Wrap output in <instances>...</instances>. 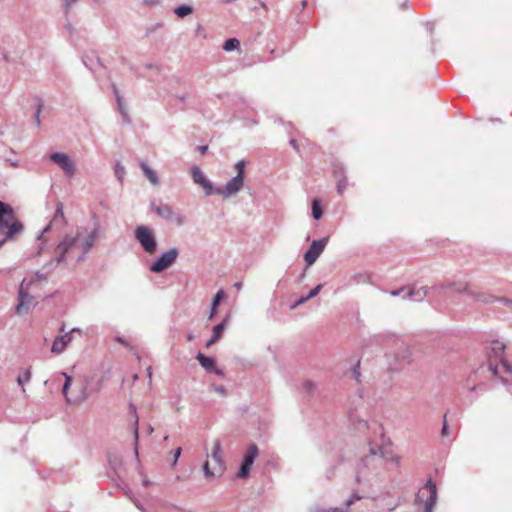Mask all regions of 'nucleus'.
I'll list each match as a JSON object with an SVG mask.
<instances>
[{
    "mask_svg": "<svg viewBox=\"0 0 512 512\" xmlns=\"http://www.w3.org/2000/svg\"><path fill=\"white\" fill-rule=\"evenodd\" d=\"M58 218H60L62 222H64V220H65L64 212H63V204L61 202L57 203L56 211H55V215H54V219L53 220L57 221Z\"/></svg>",
    "mask_w": 512,
    "mask_h": 512,
    "instance_id": "obj_36",
    "label": "nucleus"
},
{
    "mask_svg": "<svg viewBox=\"0 0 512 512\" xmlns=\"http://www.w3.org/2000/svg\"><path fill=\"white\" fill-rule=\"evenodd\" d=\"M214 391L221 394V395H225L226 394V388L222 385H215L213 387Z\"/></svg>",
    "mask_w": 512,
    "mask_h": 512,
    "instance_id": "obj_46",
    "label": "nucleus"
},
{
    "mask_svg": "<svg viewBox=\"0 0 512 512\" xmlns=\"http://www.w3.org/2000/svg\"><path fill=\"white\" fill-rule=\"evenodd\" d=\"M12 221H15L13 208L0 201V235L4 233L5 227L10 226Z\"/></svg>",
    "mask_w": 512,
    "mask_h": 512,
    "instance_id": "obj_13",
    "label": "nucleus"
},
{
    "mask_svg": "<svg viewBox=\"0 0 512 512\" xmlns=\"http://www.w3.org/2000/svg\"><path fill=\"white\" fill-rule=\"evenodd\" d=\"M198 150L200 151L201 154H204L208 150V146H199Z\"/></svg>",
    "mask_w": 512,
    "mask_h": 512,
    "instance_id": "obj_56",
    "label": "nucleus"
},
{
    "mask_svg": "<svg viewBox=\"0 0 512 512\" xmlns=\"http://www.w3.org/2000/svg\"><path fill=\"white\" fill-rule=\"evenodd\" d=\"M398 1V5L401 9H404L406 8V3H407V0H397Z\"/></svg>",
    "mask_w": 512,
    "mask_h": 512,
    "instance_id": "obj_53",
    "label": "nucleus"
},
{
    "mask_svg": "<svg viewBox=\"0 0 512 512\" xmlns=\"http://www.w3.org/2000/svg\"><path fill=\"white\" fill-rule=\"evenodd\" d=\"M359 367H360V362L358 361L357 364L355 365L354 369H353V375H354V378L356 379L357 382H359V378H360V371H359Z\"/></svg>",
    "mask_w": 512,
    "mask_h": 512,
    "instance_id": "obj_45",
    "label": "nucleus"
},
{
    "mask_svg": "<svg viewBox=\"0 0 512 512\" xmlns=\"http://www.w3.org/2000/svg\"><path fill=\"white\" fill-rule=\"evenodd\" d=\"M327 243H328V237H324L322 239L312 241L309 248L307 249V251L304 254V260H305L307 267L313 265L316 262V260L319 258V256L324 251Z\"/></svg>",
    "mask_w": 512,
    "mask_h": 512,
    "instance_id": "obj_9",
    "label": "nucleus"
},
{
    "mask_svg": "<svg viewBox=\"0 0 512 512\" xmlns=\"http://www.w3.org/2000/svg\"><path fill=\"white\" fill-rule=\"evenodd\" d=\"M74 331H78V329L74 328L70 332L57 336L52 343L51 351L56 354L62 353L67 345L72 341L71 333Z\"/></svg>",
    "mask_w": 512,
    "mask_h": 512,
    "instance_id": "obj_15",
    "label": "nucleus"
},
{
    "mask_svg": "<svg viewBox=\"0 0 512 512\" xmlns=\"http://www.w3.org/2000/svg\"><path fill=\"white\" fill-rule=\"evenodd\" d=\"M100 238V227L96 225L92 230L78 227L76 234H66L55 247L56 257L44 265L46 273H36V277L47 280V274L53 271L59 264L65 263L69 257H74L77 262L83 261L97 240Z\"/></svg>",
    "mask_w": 512,
    "mask_h": 512,
    "instance_id": "obj_1",
    "label": "nucleus"
},
{
    "mask_svg": "<svg viewBox=\"0 0 512 512\" xmlns=\"http://www.w3.org/2000/svg\"><path fill=\"white\" fill-rule=\"evenodd\" d=\"M187 340H188V341H193V340H194V335H193L192 333H189V334L187 335Z\"/></svg>",
    "mask_w": 512,
    "mask_h": 512,
    "instance_id": "obj_62",
    "label": "nucleus"
},
{
    "mask_svg": "<svg viewBox=\"0 0 512 512\" xmlns=\"http://www.w3.org/2000/svg\"><path fill=\"white\" fill-rule=\"evenodd\" d=\"M405 291H406V287H401L399 289L390 291V295L392 297H397V296L402 295V293L405 292Z\"/></svg>",
    "mask_w": 512,
    "mask_h": 512,
    "instance_id": "obj_44",
    "label": "nucleus"
},
{
    "mask_svg": "<svg viewBox=\"0 0 512 512\" xmlns=\"http://www.w3.org/2000/svg\"><path fill=\"white\" fill-rule=\"evenodd\" d=\"M203 471H204V474L206 477H211V476H214L216 474H218L215 470V468L213 470H210V467H209V462H205L203 464Z\"/></svg>",
    "mask_w": 512,
    "mask_h": 512,
    "instance_id": "obj_40",
    "label": "nucleus"
},
{
    "mask_svg": "<svg viewBox=\"0 0 512 512\" xmlns=\"http://www.w3.org/2000/svg\"><path fill=\"white\" fill-rule=\"evenodd\" d=\"M191 177L195 184H198L203 188L206 196L214 195L216 187L212 182L206 179L204 173L197 165H194L191 168Z\"/></svg>",
    "mask_w": 512,
    "mask_h": 512,
    "instance_id": "obj_11",
    "label": "nucleus"
},
{
    "mask_svg": "<svg viewBox=\"0 0 512 512\" xmlns=\"http://www.w3.org/2000/svg\"><path fill=\"white\" fill-rule=\"evenodd\" d=\"M333 173L337 179L346 177L345 176V169L343 166L339 164H335L333 167Z\"/></svg>",
    "mask_w": 512,
    "mask_h": 512,
    "instance_id": "obj_37",
    "label": "nucleus"
},
{
    "mask_svg": "<svg viewBox=\"0 0 512 512\" xmlns=\"http://www.w3.org/2000/svg\"><path fill=\"white\" fill-rule=\"evenodd\" d=\"M359 424L364 427V428H367V423L365 421H360Z\"/></svg>",
    "mask_w": 512,
    "mask_h": 512,
    "instance_id": "obj_64",
    "label": "nucleus"
},
{
    "mask_svg": "<svg viewBox=\"0 0 512 512\" xmlns=\"http://www.w3.org/2000/svg\"><path fill=\"white\" fill-rule=\"evenodd\" d=\"M50 159L55 164L59 165L67 176L71 177L75 174V163L69 158L67 154L54 152L50 155Z\"/></svg>",
    "mask_w": 512,
    "mask_h": 512,
    "instance_id": "obj_10",
    "label": "nucleus"
},
{
    "mask_svg": "<svg viewBox=\"0 0 512 512\" xmlns=\"http://www.w3.org/2000/svg\"><path fill=\"white\" fill-rule=\"evenodd\" d=\"M32 373L31 369H26L22 374H20L17 378V382L19 385L24 386V384L28 383L31 380ZM22 391L25 392V388L22 387Z\"/></svg>",
    "mask_w": 512,
    "mask_h": 512,
    "instance_id": "obj_28",
    "label": "nucleus"
},
{
    "mask_svg": "<svg viewBox=\"0 0 512 512\" xmlns=\"http://www.w3.org/2000/svg\"><path fill=\"white\" fill-rule=\"evenodd\" d=\"M161 0H143L144 4L147 6H155L160 3Z\"/></svg>",
    "mask_w": 512,
    "mask_h": 512,
    "instance_id": "obj_49",
    "label": "nucleus"
},
{
    "mask_svg": "<svg viewBox=\"0 0 512 512\" xmlns=\"http://www.w3.org/2000/svg\"><path fill=\"white\" fill-rule=\"evenodd\" d=\"M179 256V250L177 248H171L165 252H163L159 257H157L149 269L153 273H161L164 270L168 269L170 266L174 264L176 259Z\"/></svg>",
    "mask_w": 512,
    "mask_h": 512,
    "instance_id": "obj_6",
    "label": "nucleus"
},
{
    "mask_svg": "<svg viewBox=\"0 0 512 512\" xmlns=\"http://www.w3.org/2000/svg\"><path fill=\"white\" fill-rule=\"evenodd\" d=\"M346 187H347L346 177L339 178L337 181V192L339 194H342L344 192V190L346 189Z\"/></svg>",
    "mask_w": 512,
    "mask_h": 512,
    "instance_id": "obj_38",
    "label": "nucleus"
},
{
    "mask_svg": "<svg viewBox=\"0 0 512 512\" xmlns=\"http://www.w3.org/2000/svg\"><path fill=\"white\" fill-rule=\"evenodd\" d=\"M323 288V284H318L315 288H313L307 295L305 296H301L293 305H292V309L304 304L305 302H307L309 299L317 296L319 294V292L321 291V289Z\"/></svg>",
    "mask_w": 512,
    "mask_h": 512,
    "instance_id": "obj_23",
    "label": "nucleus"
},
{
    "mask_svg": "<svg viewBox=\"0 0 512 512\" xmlns=\"http://www.w3.org/2000/svg\"><path fill=\"white\" fill-rule=\"evenodd\" d=\"M134 237L140 244L141 248L149 255H153L157 251V239L149 226L139 225L134 231Z\"/></svg>",
    "mask_w": 512,
    "mask_h": 512,
    "instance_id": "obj_4",
    "label": "nucleus"
},
{
    "mask_svg": "<svg viewBox=\"0 0 512 512\" xmlns=\"http://www.w3.org/2000/svg\"><path fill=\"white\" fill-rule=\"evenodd\" d=\"M245 167L246 162L244 160H239L238 162H236V164L234 165V168L237 171L236 175H240L245 179Z\"/></svg>",
    "mask_w": 512,
    "mask_h": 512,
    "instance_id": "obj_34",
    "label": "nucleus"
},
{
    "mask_svg": "<svg viewBox=\"0 0 512 512\" xmlns=\"http://www.w3.org/2000/svg\"><path fill=\"white\" fill-rule=\"evenodd\" d=\"M225 327H226V319L213 327L212 337L218 341L221 338V336L225 330Z\"/></svg>",
    "mask_w": 512,
    "mask_h": 512,
    "instance_id": "obj_31",
    "label": "nucleus"
},
{
    "mask_svg": "<svg viewBox=\"0 0 512 512\" xmlns=\"http://www.w3.org/2000/svg\"><path fill=\"white\" fill-rule=\"evenodd\" d=\"M498 363L503 366L506 372L511 371V367L505 359V344L494 341L488 352V371L492 375H498Z\"/></svg>",
    "mask_w": 512,
    "mask_h": 512,
    "instance_id": "obj_3",
    "label": "nucleus"
},
{
    "mask_svg": "<svg viewBox=\"0 0 512 512\" xmlns=\"http://www.w3.org/2000/svg\"><path fill=\"white\" fill-rule=\"evenodd\" d=\"M113 88V92H114V95H115V98H116V101H117V106H118V110L123 118V121L127 124L130 123V118H129V115H128V111L126 109V106H125V103L119 93V90L117 88V86L115 84H113L112 86Z\"/></svg>",
    "mask_w": 512,
    "mask_h": 512,
    "instance_id": "obj_20",
    "label": "nucleus"
},
{
    "mask_svg": "<svg viewBox=\"0 0 512 512\" xmlns=\"http://www.w3.org/2000/svg\"><path fill=\"white\" fill-rule=\"evenodd\" d=\"M245 179L240 175L232 177L224 186L215 188V195H220L224 199L237 194L244 186Z\"/></svg>",
    "mask_w": 512,
    "mask_h": 512,
    "instance_id": "obj_8",
    "label": "nucleus"
},
{
    "mask_svg": "<svg viewBox=\"0 0 512 512\" xmlns=\"http://www.w3.org/2000/svg\"><path fill=\"white\" fill-rule=\"evenodd\" d=\"M196 359L207 372H212L216 364L212 357L205 356L203 353L199 352L196 356Z\"/></svg>",
    "mask_w": 512,
    "mask_h": 512,
    "instance_id": "obj_21",
    "label": "nucleus"
},
{
    "mask_svg": "<svg viewBox=\"0 0 512 512\" xmlns=\"http://www.w3.org/2000/svg\"><path fill=\"white\" fill-rule=\"evenodd\" d=\"M259 456V449L256 444H250L247 447V450L243 456L239 471L237 473V477L241 479H246L249 474L250 470L253 466L254 461Z\"/></svg>",
    "mask_w": 512,
    "mask_h": 512,
    "instance_id": "obj_7",
    "label": "nucleus"
},
{
    "mask_svg": "<svg viewBox=\"0 0 512 512\" xmlns=\"http://www.w3.org/2000/svg\"><path fill=\"white\" fill-rule=\"evenodd\" d=\"M323 215L322 208L318 199L312 201V216L315 220H319Z\"/></svg>",
    "mask_w": 512,
    "mask_h": 512,
    "instance_id": "obj_30",
    "label": "nucleus"
},
{
    "mask_svg": "<svg viewBox=\"0 0 512 512\" xmlns=\"http://www.w3.org/2000/svg\"><path fill=\"white\" fill-rule=\"evenodd\" d=\"M428 288L425 286L422 287H416L412 286L409 288V290L406 292L405 296L403 298L410 299L412 301L421 302L425 299L427 296Z\"/></svg>",
    "mask_w": 512,
    "mask_h": 512,
    "instance_id": "obj_17",
    "label": "nucleus"
},
{
    "mask_svg": "<svg viewBox=\"0 0 512 512\" xmlns=\"http://www.w3.org/2000/svg\"><path fill=\"white\" fill-rule=\"evenodd\" d=\"M448 434V425H447V421H446V415L444 416V423H443V427L441 429V435L442 436H446Z\"/></svg>",
    "mask_w": 512,
    "mask_h": 512,
    "instance_id": "obj_48",
    "label": "nucleus"
},
{
    "mask_svg": "<svg viewBox=\"0 0 512 512\" xmlns=\"http://www.w3.org/2000/svg\"><path fill=\"white\" fill-rule=\"evenodd\" d=\"M66 28L72 32L73 31V27H72V24L70 23V21L67 19V22L65 24Z\"/></svg>",
    "mask_w": 512,
    "mask_h": 512,
    "instance_id": "obj_58",
    "label": "nucleus"
},
{
    "mask_svg": "<svg viewBox=\"0 0 512 512\" xmlns=\"http://www.w3.org/2000/svg\"><path fill=\"white\" fill-rule=\"evenodd\" d=\"M78 0H61L62 2V8H63V11H64V14L65 16L67 17L68 14H69V11L71 9V7L77 3Z\"/></svg>",
    "mask_w": 512,
    "mask_h": 512,
    "instance_id": "obj_35",
    "label": "nucleus"
},
{
    "mask_svg": "<svg viewBox=\"0 0 512 512\" xmlns=\"http://www.w3.org/2000/svg\"><path fill=\"white\" fill-rule=\"evenodd\" d=\"M125 173V167L119 161H117L115 164V175L120 182L123 181Z\"/></svg>",
    "mask_w": 512,
    "mask_h": 512,
    "instance_id": "obj_33",
    "label": "nucleus"
},
{
    "mask_svg": "<svg viewBox=\"0 0 512 512\" xmlns=\"http://www.w3.org/2000/svg\"><path fill=\"white\" fill-rule=\"evenodd\" d=\"M242 286H243L242 282H236V283L234 284V287H235L237 290H240V289L242 288Z\"/></svg>",
    "mask_w": 512,
    "mask_h": 512,
    "instance_id": "obj_59",
    "label": "nucleus"
},
{
    "mask_svg": "<svg viewBox=\"0 0 512 512\" xmlns=\"http://www.w3.org/2000/svg\"><path fill=\"white\" fill-rule=\"evenodd\" d=\"M211 461L214 463L216 472L221 475L225 471V463L222 459L221 442L219 439L213 442Z\"/></svg>",
    "mask_w": 512,
    "mask_h": 512,
    "instance_id": "obj_14",
    "label": "nucleus"
},
{
    "mask_svg": "<svg viewBox=\"0 0 512 512\" xmlns=\"http://www.w3.org/2000/svg\"><path fill=\"white\" fill-rule=\"evenodd\" d=\"M239 47H240V42L236 38L227 39L223 45V49L228 52L239 49Z\"/></svg>",
    "mask_w": 512,
    "mask_h": 512,
    "instance_id": "obj_29",
    "label": "nucleus"
},
{
    "mask_svg": "<svg viewBox=\"0 0 512 512\" xmlns=\"http://www.w3.org/2000/svg\"><path fill=\"white\" fill-rule=\"evenodd\" d=\"M304 387L307 389V390H311L315 387V383L310 381V380H307L305 381L304 383Z\"/></svg>",
    "mask_w": 512,
    "mask_h": 512,
    "instance_id": "obj_50",
    "label": "nucleus"
},
{
    "mask_svg": "<svg viewBox=\"0 0 512 512\" xmlns=\"http://www.w3.org/2000/svg\"><path fill=\"white\" fill-rule=\"evenodd\" d=\"M290 144H291V146H292L295 150H298V149H299V147H298V143H297V140H295V139H291V140H290Z\"/></svg>",
    "mask_w": 512,
    "mask_h": 512,
    "instance_id": "obj_52",
    "label": "nucleus"
},
{
    "mask_svg": "<svg viewBox=\"0 0 512 512\" xmlns=\"http://www.w3.org/2000/svg\"><path fill=\"white\" fill-rule=\"evenodd\" d=\"M24 230V226L22 222L19 220L12 221L9 227H5L4 233L1 235H4L2 239H0V248L6 243L7 241L14 240L17 235L21 234Z\"/></svg>",
    "mask_w": 512,
    "mask_h": 512,
    "instance_id": "obj_12",
    "label": "nucleus"
},
{
    "mask_svg": "<svg viewBox=\"0 0 512 512\" xmlns=\"http://www.w3.org/2000/svg\"><path fill=\"white\" fill-rule=\"evenodd\" d=\"M437 499L436 483L432 479H429L416 494L414 505H423V512H433L437 504Z\"/></svg>",
    "mask_w": 512,
    "mask_h": 512,
    "instance_id": "obj_2",
    "label": "nucleus"
},
{
    "mask_svg": "<svg viewBox=\"0 0 512 512\" xmlns=\"http://www.w3.org/2000/svg\"><path fill=\"white\" fill-rule=\"evenodd\" d=\"M361 499V496L358 495V494H354L351 498H349L347 501H346V504L347 506H350L351 504H353L356 500H360Z\"/></svg>",
    "mask_w": 512,
    "mask_h": 512,
    "instance_id": "obj_47",
    "label": "nucleus"
},
{
    "mask_svg": "<svg viewBox=\"0 0 512 512\" xmlns=\"http://www.w3.org/2000/svg\"><path fill=\"white\" fill-rule=\"evenodd\" d=\"M193 12V8L189 5H181L175 8L174 13L179 18H184Z\"/></svg>",
    "mask_w": 512,
    "mask_h": 512,
    "instance_id": "obj_27",
    "label": "nucleus"
},
{
    "mask_svg": "<svg viewBox=\"0 0 512 512\" xmlns=\"http://www.w3.org/2000/svg\"><path fill=\"white\" fill-rule=\"evenodd\" d=\"M147 374H148L149 379L151 380V378H152V370H151V367H148V368H147Z\"/></svg>",
    "mask_w": 512,
    "mask_h": 512,
    "instance_id": "obj_61",
    "label": "nucleus"
},
{
    "mask_svg": "<svg viewBox=\"0 0 512 512\" xmlns=\"http://www.w3.org/2000/svg\"><path fill=\"white\" fill-rule=\"evenodd\" d=\"M153 432H154V428H153V426L150 425L148 427V434L151 435Z\"/></svg>",
    "mask_w": 512,
    "mask_h": 512,
    "instance_id": "obj_63",
    "label": "nucleus"
},
{
    "mask_svg": "<svg viewBox=\"0 0 512 512\" xmlns=\"http://www.w3.org/2000/svg\"><path fill=\"white\" fill-rule=\"evenodd\" d=\"M95 61H96V64H97L98 66L103 67V64H102V62H101V60H100V58H99L98 56H95Z\"/></svg>",
    "mask_w": 512,
    "mask_h": 512,
    "instance_id": "obj_60",
    "label": "nucleus"
},
{
    "mask_svg": "<svg viewBox=\"0 0 512 512\" xmlns=\"http://www.w3.org/2000/svg\"><path fill=\"white\" fill-rule=\"evenodd\" d=\"M181 452H182V448L181 447H178L177 449L174 450L173 452V462H172V465H175L181 455Z\"/></svg>",
    "mask_w": 512,
    "mask_h": 512,
    "instance_id": "obj_43",
    "label": "nucleus"
},
{
    "mask_svg": "<svg viewBox=\"0 0 512 512\" xmlns=\"http://www.w3.org/2000/svg\"><path fill=\"white\" fill-rule=\"evenodd\" d=\"M478 371H474L472 374H470L467 378V386L469 391L475 392L478 390H481V385L476 383V375Z\"/></svg>",
    "mask_w": 512,
    "mask_h": 512,
    "instance_id": "obj_26",
    "label": "nucleus"
},
{
    "mask_svg": "<svg viewBox=\"0 0 512 512\" xmlns=\"http://www.w3.org/2000/svg\"><path fill=\"white\" fill-rule=\"evenodd\" d=\"M457 291L464 292V293L468 294L469 296H471L474 300L482 301L484 303H489L493 299L492 296H483L480 294H476V293L470 291L467 286H465L463 289H457Z\"/></svg>",
    "mask_w": 512,
    "mask_h": 512,
    "instance_id": "obj_25",
    "label": "nucleus"
},
{
    "mask_svg": "<svg viewBox=\"0 0 512 512\" xmlns=\"http://www.w3.org/2000/svg\"><path fill=\"white\" fill-rule=\"evenodd\" d=\"M42 108H43V105L40 102H38L36 105V112L34 114V120H35V123L37 126H40V124H41L40 114L42 112Z\"/></svg>",
    "mask_w": 512,
    "mask_h": 512,
    "instance_id": "obj_39",
    "label": "nucleus"
},
{
    "mask_svg": "<svg viewBox=\"0 0 512 512\" xmlns=\"http://www.w3.org/2000/svg\"><path fill=\"white\" fill-rule=\"evenodd\" d=\"M83 63L89 70L94 71L93 57L85 56L83 58Z\"/></svg>",
    "mask_w": 512,
    "mask_h": 512,
    "instance_id": "obj_41",
    "label": "nucleus"
},
{
    "mask_svg": "<svg viewBox=\"0 0 512 512\" xmlns=\"http://www.w3.org/2000/svg\"><path fill=\"white\" fill-rule=\"evenodd\" d=\"M152 211L159 216L161 219L175 224L176 226H182L185 223V217L178 211H176L171 205L166 203H152Z\"/></svg>",
    "mask_w": 512,
    "mask_h": 512,
    "instance_id": "obj_5",
    "label": "nucleus"
},
{
    "mask_svg": "<svg viewBox=\"0 0 512 512\" xmlns=\"http://www.w3.org/2000/svg\"><path fill=\"white\" fill-rule=\"evenodd\" d=\"M19 303L16 306V312L18 314L26 313L28 311L29 305L31 303V297L26 293L23 289V284H21L19 293H18Z\"/></svg>",
    "mask_w": 512,
    "mask_h": 512,
    "instance_id": "obj_18",
    "label": "nucleus"
},
{
    "mask_svg": "<svg viewBox=\"0 0 512 512\" xmlns=\"http://www.w3.org/2000/svg\"><path fill=\"white\" fill-rule=\"evenodd\" d=\"M225 298V292L223 290H219L216 295L212 299L211 309L208 316L209 320H212L216 315L217 307L220 305L221 301Z\"/></svg>",
    "mask_w": 512,
    "mask_h": 512,
    "instance_id": "obj_22",
    "label": "nucleus"
},
{
    "mask_svg": "<svg viewBox=\"0 0 512 512\" xmlns=\"http://www.w3.org/2000/svg\"><path fill=\"white\" fill-rule=\"evenodd\" d=\"M130 421L132 423L133 435L135 440V455L138 456V441H139V417L137 415L136 406L133 403L129 404Z\"/></svg>",
    "mask_w": 512,
    "mask_h": 512,
    "instance_id": "obj_16",
    "label": "nucleus"
},
{
    "mask_svg": "<svg viewBox=\"0 0 512 512\" xmlns=\"http://www.w3.org/2000/svg\"><path fill=\"white\" fill-rule=\"evenodd\" d=\"M502 381L507 385L508 392L512 395V382L508 384L504 379Z\"/></svg>",
    "mask_w": 512,
    "mask_h": 512,
    "instance_id": "obj_55",
    "label": "nucleus"
},
{
    "mask_svg": "<svg viewBox=\"0 0 512 512\" xmlns=\"http://www.w3.org/2000/svg\"><path fill=\"white\" fill-rule=\"evenodd\" d=\"M216 342H217V340L211 336V338L207 341L206 346L209 347Z\"/></svg>",
    "mask_w": 512,
    "mask_h": 512,
    "instance_id": "obj_54",
    "label": "nucleus"
},
{
    "mask_svg": "<svg viewBox=\"0 0 512 512\" xmlns=\"http://www.w3.org/2000/svg\"><path fill=\"white\" fill-rule=\"evenodd\" d=\"M211 373H215L218 376H223V371L221 369H219V368H216V366H214V368H213Z\"/></svg>",
    "mask_w": 512,
    "mask_h": 512,
    "instance_id": "obj_51",
    "label": "nucleus"
},
{
    "mask_svg": "<svg viewBox=\"0 0 512 512\" xmlns=\"http://www.w3.org/2000/svg\"><path fill=\"white\" fill-rule=\"evenodd\" d=\"M61 375H63L65 377V382H64V385H63V388H62V393H63L64 397L66 398V400L69 401L67 395H68V390L70 388V385L72 383V377L69 376L65 372H62Z\"/></svg>",
    "mask_w": 512,
    "mask_h": 512,
    "instance_id": "obj_32",
    "label": "nucleus"
},
{
    "mask_svg": "<svg viewBox=\"0 0 512 512\" xmlns=\"http://www.w3.org/2000/svg\"><path fill=\"white\" fill-rule=\"evenodd\" d=\"M51 229V224H48L45 228H43V230L41 231V233L37 236V240L41 241V242H45L46 239L44 238V234L46 232H48L49 230Z\"/></svg>",
    "mask_w": 512,
    "mask_h": 512,
    "instance_id": "obj_42",
    "label": "nucleus"
},
{
    "mask_svg": "<svg viewBox=\"0 0 512 512\" xmlns=\"http://www.w3.org/2000/svg\"><path fill=\"white\" fill-rule=\"evenodd\" d=\"M396 361L401 365L410 364L413 360V353L409 346L402 345L395 354Z\"/></svg>",
    "mask_w": 512,
    "mask_h": 512,
    "instance_id": "obj_19",
    "label": "nucleus"
},
{
    "mask_svg": "<svg viewBox=\"0 0 512 512\" xmlns=\"http://www.w3.org/2000/svg\"><path fill=\"white\" fill-rule=\"evenodd\" d=\"M141 170L143 171L144 175L149 179V181L153 185L159 184V178L156 174V172L149 167V165L146 162L140 163Z\"/></svg>",
    "mask_w": 512,
    "mask_h": 512,
    "instance_id": "obj_24",
    "label": "nucleus"
},
{
    "mask_svg": "<svg viewBox=\"0 0 512 512\" xmlns=\"http://www.w3.org/2000/svg\"><path fill=\"white\" fill-rule=\"evenodd\" d=\"M44 250V247L42 245H40L37 250H36V256H39L41 255V253L43 252Z\"/></svg>",
    "mask_w": 512,
    "mask_h": 512,
    "instance_id": "obj_57",
    "label": "nucleus"
}]
</instances>
